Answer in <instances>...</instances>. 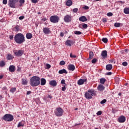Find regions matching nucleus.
Here are the masks:
<instances>
[{
  "instance_id": "obj_23",
  "label": "nucleus",
  "mask_w": 129,
  "mask_h": 129,
  "mask_svg": "<svg viewBox=\"0 0 129 129\" xmlns=\"http://www.w3.org/2000/svg\"><path fill=\"white\" fill-rule=\"evenodd\" d=\"M14 57L13 55H12V54H9L7 56V60H13V59H14Z\"/></svg>"
},
{
  "instance_id": "obj_19",
  "label": "nucleus",
  "mask_w": 129,
  "mask_h": 129,
  "mask_svg": "<svg viewBox=\"0 0 129 129\" xmlns=\"http://www.w3.org/2000/svg\"><path fill=\"white\" fill-rule=\"evenodd\" d=\"M79 21L80 22H86L87 21V18L85 16H82L79 18Z\"/></svg>"
},
{
  "instance_id": "obj_64",
  "label": "nucleus",
  "mask_w": 129,
  "mask_h": 129,
  "mask_svg": "<svg viewBox=\"0 0 129 129\" xmlns=\"http://www.w3.org/2000/svg\"><path fill=\"white\" fill-rule=\"evenodd\" d=\"M56 44H57V43H56L55 42H54L53 43V45H56Z\"/></svg>"
},
{
  "instance_id": "obj_36",
  "label": "nucleus",
  "mask_w": 129,
  "mask_h": 129,
  "mask_svg": "<svg viewBox=\"0 0 129 129\" xmlns=\"http://www.w3.org/2000/svg\"><path fill=\"white\" fill-rule=\"evenodd\" d=\"M75 35H81L82 34V32L78 31H76L74 32Z\"/></svg>"
},
{
  "instance_id": "obj_26",
  "label": "nucleus",
  "mask_w": 129,
  "mask_h": 129,
  "mask_svg": "<svg viewBox=\"0 0 129 129\" xmlns=\"http://www.w3.org/2000/svg\"><path fill=\"white\" fill-rule=\"evenodd\" d=\"M71 44H72V41L70 40H68L66 42V44L67 45V46H69L70 47H71Z\"/></svg>"
},
{
  "instance_id": "obj_1",
  "label": "nucleus",
  "mask_w": 129,
  "mask_h": 129,
  "mask_svg": "<svg viewBox=\"0 0 129 129\" xmlns=\"http://www.w3.org/2000/svg\"><path fill=\"white\" fill-rule=\"evenodd\" d=\"M19 2V7H22L25 4V0H9L8 6L12 9H17V3Z\"/></svg>"
},
{
  "instance_id": "obj_13",
  "label": "nucleus",
  "mask_w": 129,
  "mask_h": 129,
  "mask_svg": "<svg viewBox=\"0 0 129 129\" xmlns=\"http://www.w3.org/2000/svg\"><path fill=\"white\" fill-rule=\"evenodd\" d=\"M43 32L44 34H46V35H48L51 33V31H50V29L49 28H44L43 29Z\"/></svg>"
},
{
  "instance_id": "obj_43",
  "label": "nucleus",
  "mask_w": 129,
  "mask_h": 129,
  "mask_svg": "<svg viewBox=\"0 0 129 129\" xmlns=\"http://www.w3.org/2000/svg\"><path fill=\"white\" fill-rule=\"evenodd\" d=\"M73 13H77L78 12V8H75L73 10Z\"/></svg>"
},
{
  "instance_id": "obj_6",
  "label": "nucleus",
  "mask_w": 129,
  "mask_h": 129,
  "mask_svg": "<svg viewBox=\"0 0 129 129\" xmlns=\"http://www.w3.org/2000/svg\"><path fill=\"white\" fill-rule=\"evenodd\" d=\"M54 113L56 116H62L64 112L61 107H59L55 110Z\"/></svg>"
},
{
  "instance_id": "obj_17",
  "label": "nucleus",
  "mask_w": 129,
  "mask_h": 129,
  "mask_svg": "<svg viewBox=\"0 0 129 129\" xmlns=\"http://www.w3.org/2000/svg\"><path fill=\"white\" fill-rule=\"evenodd\" d=\"M98 90H99V91H103V90H104L105 89V87L104 86H103V85H99L98 87Z\"/></svg>"
},
{
  "instance_id": "obj_39",
  "label": "nucleus",
  "mask_w": 129,
  "mask_h": 129,
  "mask_svg": "<svg viewBox=\"0 0 129 129\" xmlns=\"http://www.w3.org/2000/svg\"><path fill=\"white\" fill-rule=\"evenodd\" d=\"M96 61H97V59L96 58H93L92 60V63L93 64H95V63H96Z\"/></svg>"
},
{
  "instance_id": "obj_62",
  "label": "nucleus",
  "mask_w": 129,
  "mask_h": 129,
  "mask_svg": "<svg viewBox=\"0 0 129 129\" xmlns=\"http://www.w3.org/2000/svg\"><path fill=\"white\" fill-rule=\"evenodd\" d=\"M3 90H7V87H4L3 88Z\"/></svg>"
},
{
  "instance_id": "obj_54",
  "label": "nucleus",
  "mask_w": 129,
  "mask_h": 129,
  "mask_svg": "<svg viewBox=\"0 0 129 129\" xmlns=\"http://www.w3.org/2000/svg\"><path fill=\"white\" fill-rule=\"evenodd\" d=\"M31 93H32V92H31V91H29L27 92V95H29V94H31Z\"/></svg>"
},
{
  "instance_id": "obj_9",
  "label": "nucleus",
  "mask_w": 129,
  "mask_h": 129,
  "mask_svg": "<svg viewBox=\"0 0 129 129\" xmlns=\"http://www.w3.org/2000/svg\"><path fill=\"white\" fill-rule=\"evenodd\" d=\"M118 121L120 123L124 122V121H125V117L123 115H121L118 118Z\"/></svg>"
},
{
  "instance_id": "obj_21",
  "label": "nucleus",
  "mask_w": 129,
  "mask_h": 129,
  "mask_svg": "<svg viewBox=\"0 0 129 129\" xmlns=\"http://www.w3.org/2000/svg\"><path fill=\"white\" fill-rule=\"evenodd\" d=\"M26 37L27 39H28V40H30L32 39V38H33V34L31 33H28L26 34Z\"/></svg>"
},
{
  "instance_id": "obj_25",
  "label": "nucleus",
  "mask_w": 129,
  "mask_h": 129,
  "mask_svg": "<svg viewBox=\"0 0 129 129\" xmlns=\"http://www.w3.org/2000/svg\"><path fill=\"white\" fill-rule=\"evenodd\" d=\"M22 84L23 85H27V84H28V81L25 79H22Z\"/></svg>"
},
{
  "instance_id": "obj_59",
  "label": "nucleus",
  "mask_w": 129,
  "mask_h": 129,
  "mask_svg": "<svg viewBox=\"0 0 129 129\" xmlns=\"http://www.w3.org/2000/svg\"><path fill=\"white\" fill-rule=\"evenodd\" d=\"M60 37H63L64 36V33L63 32H61L60 34Z\"/></svg>"
},
{
  "instance_id": "obj_15",
  "label": "nucleus",
  "mask_w": 129,
  "mask_h": 129,
  "mask_svg": "<svg viewBox=\"0 0 129 129\" xmlns=\"http://www.w3.org/2000/svg\"><path fill=\"white\" fill-rule=\"evenodd\" d=\"M101 56L104 59H105L107 57V51L106 50H103L102 51Z\"/></svg>"
},
{
  "instance_id": "obj_18",
  "label": "nucleus",
  "mask_w": 129,
  "mask_h": 129,
  "mask_svg": "<svg viewBox=\"0 0 129 129\" xmlns=\"http://www.w3.org/2000/svg\"><path fill=\"white\" fill-rule=\"evenodd\" d=\"M106 69L108 71H110L111 69H112V64H108L106 66Z\"/></svg>"
},
{
  "instance_id": "obj_42",
  "label": "nucleus",
  "mask_w": 129,
  "mask_h": 129,
  "mask_svg": "<svg viewBox=\"0 0 129 129\" xmlns=\"http://www.w3.org/2000/svg\"><path fill=\"white\" fill-rule=\"evenodd\" d=\"M123 66H127V62L126 61H124L122 63Z\"/></svg>"
},
{
  "instance_id": "obj_45",
  "label": "nucleus",
  "mask_w": 129,
  "mask_h": 129,
  "mask_svg": "<svg viewBox=\"0 0 129 129\" xmlns=\"http://www.w3.org/2000/svg\"><path fill=\"white\" fill-rule=\"evenodd\" d=\"M61 90L62 91H65V90H66V85H64L61 88Z\"/></svg>"
},
{
  "instance_id": "obj_30",
  "label": "nucleus",
  "mask_w": 129,
  "mask_h": 129,
  "mask_svg": "<svg viewBox=\"0 0 129 129\" xmlns=\"http://www.w3.org/2000/svg\"><path fill=\"white\" fill-rule=\"evenodd\" d=\"M122 26V24L119 23H115L114 24V27H116V28H119L120 27V25Z\"/></svg>"
},
{
  "instance_id": "obj_58",
  "label": "nucleus",
  "mask_w": 129,
  "mask_h": 129,
  "mask_svg": "<svg viewBox=\"0 0 129 129\" xmlns=\"http://www.w3.org/2000/svg\"><path fill=\"white\" fill-rule=\"evenodd\" d=\"M41 20L42 21H43V22H45V21H47V19L46 18H43Z\"/></svg>"
},
{
  "instance_id": "obj_5",
  "label": "nucleus",
  "mask_w": 129,
  "mask_h": 129,
  "mask_svg": "<svg viewBox=\"0 0 129 129\" xmlns=\"http://www.w3.org/2000/svg\"><path fill=\"white\" fill-rule=\"evenodd\" d=\"M2 119L7 121H13L14 120V116L11 114H6L2 117Z\"/></svg>"
},
{
  "instance_id": "obj_61",
  "label": "nucleus",
  "mask_w": 129,
  "mask_h": 129,
  "mask_svg": "<svg viewBox=\"0 0 129 129\" xmlns=\"http://www.w3.org/2000/svg\"><path fill=\"white\" fill-rule=\"evenodd\" d=\"M79 27L81 29L82 28V25L80 24L79 25Z\"/></svg>"
},
{
  "instance_id": "obj_56",
  "label": "nucleus",
  "mask_w": 129,
  "mask_h": 129,
  "mask_svg": "<svg viewBox=\"0 0 129 129\" xmlns=\"http://www.w3.org/2000/svg\"><path fill=\"white\" fill-rule=\"evenodd\" d=\"M111 74H112V73L108 72V73H107L106 75H111Z\"/></svg>"
},
{
  "instance_id": "obj_37",
  "label": "nucleus",
  "mask_w": 129,
  "mask_h": 129,
  "mask_svg": "<svg viewBox=\"0 0 129 129\" xmlns=\"http://www.w3.org/2000/svg\"><path fill=\"white\" fill-rule=\"evenodd\" d=\"M88 27V25H87L86 24H84L82 25L83 29H87Z\"/></svg>"
},
{
  "instance_id": "obj_40",
  "label": "nucleus",
  "mask_w": 129,
  "mask_h": 129,
  "mask_svg": "<svg viewBox=\"0 0 129 129\" xmlns=\"http://www.w3.org/2000/svg\"><path fill=\"white\" fill-rule=\"evenodd\" d=\"M105 102H106V99H103L100 102V103L101 104H104Z\"/></svg>"
},
{
  "instance_id": "obj_50",
  "label": "nucleus",
  "mask_w": 129,
  "mask_h": 129,
  "mask_svg": "<svg viewBox=\"0 0 129 129\" xmlns=\"http://www.w3.org/2000/svg\"><path fill=\"white\" fill-rule=\"evenodd\" d=\"M61 84H65V85H66V84L65 83V80H62L61 81Z\"/></svg>"
},
{
  "instance_id": "obj_47",
  "label": "nucleus",
  "mask_w": 129,
  "mask_h": 129,
  "mask_svg": "<svg viewBox=\"0 0 129 129\" xmlns=\"http://www.w3.org/2000/svg\"><path fill=\"white\" fill-rule=\"evenodd\" d=\"M3 4L4 5H7V4H8V0H3Z\"/></svg>"
},
{
  "instance_id": "obj_46",
  "label": "nucleus",
  "mask_w": 129,
  "mask_h": 129,
  "mask_svg": "<svg viewBox=\"0 0 129 129\" xmlns=\"http://www.w3.org/2000/svg\"><path fill=\"white\" fill-rule=\"evenodd\" d=\"M46 67L47 69H50V68H51V65H50L48 63H47L46 64Z\"/></svg>"
},
{
  "instance_id": "obj_60",
  "label": "nucleus",
  "mask_w": 129,
  "mask_h": 129,
  "mask_svg": "<svg viewBox=\"0 0 129 129\" xmlns=\"http://www.w3.org/2000/svg\"><path fill=\"white\" fill-rule=\"evenodd\" d=\"M3 78H4V76L0 75V79H3Z\"/></svg>"
},
{
  "instance_id": "obj_55",
  "label": "nucleus",
  "mask_w": 129,
  "mask_h": 129,
  "mask_svg": "<svg viewBox=\"0 0 129 129\" xmlns=\"http://www.w3.org/2000/svg\"><path fill=\"white\" fill-rule=\"evenodd\" d=\"M48 98H50V99H52V98H53V97H52V96L48 95Z\"/></svg>"
},
{
  "instance_id": "obj_3",
  "label": "nucleus",
  "mask_w": 129,
  "mask_h": 129,
  "mask_svg": "<svg viewBox=\"0 0 129 129\" xmlns=\"http://www.w3.org/2000/svg\"><path fill=\"white\" fill-rule=\"evenodd\" d=\"M14 41L17 44H23L25 42V36L22 33H18L14 37Z\"/></svg>"
},
{
  "instance_id": "obj_28",
  "label": "nucleus",
  "mask_w": 129,
  "mask_h": 129,
  "mask_svg": "<svg viewBox=\"0 0 129 129\" xmlns=\"http://www.w3.org/2000/svg\"><path fill=\"white\" fill-rule=\"evenodd\" d=\"M124 13L125 14V15H129V8H125L124 9Z\"/></svg>"
},
{
  "instance_id": "obj_51",
  "label": "nucleus",
  "mask_w": 129,
  "mask_h": 129,
  "mask_svg": "<svg viewBox=\"0 0 129 129\" xmlns=\"http://www.w3.org/2000/svg\"><path fill=\"white\" fill-rule=\"evenodd\" d=\"M70 57H71V58H76V55H73L72 53H71Z\"/></svg>"
},
{
  "instance_id": "obj_63",
  "label": "nucleus",
  "mask_w": 129,
  "mask_h": 129,
  "mask_svg": "<svg viewBox=\"0 0 129 129\" xmlns=\"http://www.w3.org/2000/svg\"><path fill=\"white\" fill-rule=\"evenodd\" d=\"M3 96L0 95V99H3Z\"/></svg>"
},
{
  "instance_id": "obj_7",
  "label": "nucleus",
  "mask_w": 129,
  "mask_h": 129,
  "mask_svg": "<svg viewBox=\"0 0 129 129\" xmlns=\"http://www.w3.org/2000/svg\"><path fill=\"white\" fill-rule=\"evenodd\" d=\"M59 20L60 19L59 18V17L57 16H52L50 18V22L51 23H53V24H56V23H58Z\"/></svg>"
},
{
  "instance_id": "obj_11",
  "label": "nucleus",
  "mask_w": 129,
  "mask_h": 129,
  "mask_svg": "<svg viewBox=\"0 0 129 129\" xmlns=\"http://www.w3.org/2000/svg\"><path fill=\"white\" fill-rule=\"evenodd\" d=\"M87 81V79H80L78 81V85H82L84 84V82H86Z\"/></svg>"
},
{
  "instance_id": "obj_4",
  "label": "nucleus",
  "mask_w": 129,
  "mask_h": 129,
  "mask_svg": "<svg viewBox=\"0 0 129 129\" xmlns=\"http://www.w3.org/2000/svg\"><path fill=\"white\" fill-rule=\"evenodd\" d=\"M95 95H96V92L92 89L89 90L85 93V97L86 99H91L92 96H95Z\"/></svg>"
},
{
  "instance_id": "obj_33",
  "label": "nucleus",
  "mask_w": 129,
  "mask_h": 129,
  "mask_svg": "<svg viewBox=\"0 0 129 129\" xmlns=\"http://www.w3.org/2000/svg\"><path fill=\"white\" fill-rule=\"evenodd\" d=\"M102 42H103L104 43H107L108 41V39H107V38H103L102 39Z\"/></svg>"
},
{
  "instance_id": "obj_12",
  "label": "nucleus",
  "mask_w": 129,
  "mask_h": 129,
  "mask_svg": "<svg viewBox=\"0 0 129 129\" xmlns=\"http://www.w3.org/2000/svg\"><path fill=\"white\" fill-rule=\"evenodd\" d=\"M15 54L16 56H17V57H21V56L23 55V50H19L18 51L15 52Z\"/></svg>"
},
{
  "instance_id": "obj_27",
  "label": "nucleus",
  "mask_w": 129,
  "mask_h": 129,
  "mask_svg": "<svg viewBox=\"0 0 129 129\" xmlns=\"http://www.w3.org/2000/svg\"><path fill=\"white\" fill-rule=\"evenodd\" d=\"M106 81V79L104 78H101L100 79V83L101 84H104L105 83V82Z\"/></svg>"
},
{
  "instance_id": "obj_20",
  "label": "nucleus",
  "mask_w": 129,
  "mask_h": 129,
  "mask_svg": "<svg viewBox=\"0 0 129 129\" xmlns=\"http://www.w3.org/2000/svg\"><path fill=\"white\" fill-rule=\"evenodd\" d=\"M67 73H68V72L66 69L60 70L58 71L59 74H67Z\"/></svg>"
},
{
  "instance_id": "obj_34",
  "label": "nucleus",
  "mask_w": 129,
  "mask_h": 129,
  "mask_svg": "<svg viewBox=\"0 0 129 129\" xmlns=\"http://www.w3.org/2000/svg\"><path fill=\"white\" fill-rule=\"evenodd\" d=\"M17 90V89L16 88H12L10 89V92H12V93H14L15 91Z\"/></svg>"
},
{
  "instance_id": "obj_49",
  "label": "nucleus",
  "mask_w": 129,
  "mask_h": 129,
  "mask_svg": "<svg viewBox=\"0 0 129 129\" xmlns=\"http://www.w3.org/2000/svg\"><path fill=\"white\" fill-rule=\"evenodd\" d=\"M31 2L33 4H37V3H38V0H31Z\"/></svg>"
},
{
  "instance_id": "obj_16",
  "label": "nucleus",
  "mask_w": 129,
  "mask_h": 129,
  "mask_svg": "<svg viewBox=\"0 0 129 129\" xmlns=\"http://www.w3.org/2000/svg\"><path fill=\"white\" fill-rule=\"evenodd\" d=\"M68 69L71 71H74L75 70V66L74 64H70L68 66Z\"/></svg>"
},
{
  "instance_id": "obj_38",
  "label": "nucleus",
  "mask_w": 129,
  "mask_h": 129,
  "mask_svg": "<svg viewBox=\"0 0 129 129\" xmlns=\"http://www.w3.org/2000/svg\"><path fill=\"white\" fill-rule=\"evenodd\" d=\"M59 64L61 65V66H63V65H65V61L64 60H61L60 63Z\"/></svg>"
},
{
  "instance_id": "obj_14",
  "label": "nucleus",
  "mask_w": 129,
  "mask_h": 129,
  "mask_svg": "<svg viewBox=\"0 0 129 129\" xmlns=\"http://www.w3.org/2000/svg\"><path fill=\"white\" fill-rule=\"evenodd\" d=\"M49 84L51 86H53V87H55V86H57V81L55 80H51L50 81Z\"/></svg>"
},
{
  "instance_id": "obj_29",
  "label": "nucleus",
  "mask_w": 129,
  "mask_h": 129,
  "mask_svg": "<svg viewBox=\"0 0 129 129\" xmlns=\"http://www.w3.org/2000/svg\"><path fill=\"white\" fill-rule=\"evenodd\" d=\"M15 32H19V31H21V27H20V26L19 25H17L15 27Z\"/></svg>"
},
{
  "instance_id": "obj_24",
  "label": "nucleus",
  "mask_w": 129,
  "mask_h": 129,
  "mask_svg": "<svg viewBox=\"0 0 129 129\" xmlns=\"http://www.w3.org/2000/svg\"><path fill=\"white\" fill-rule=\"evenodd\" d=\"M72 4H73L72 1L68 0L66 2V6H67V7H71V6H72Z\"/></svg>"
},
{
  "instance_id": "obj_32",
  "label": "nucleus",
  "mask_w": 129,
  "mask_h": 129,
  "mask_svg": "<svg viewBox=\"0 0 129 129\" xmlns=\"http://www.w3.org/2000/svg\"><path fill=\"white\" fill-rule=\"evenodd\" d=\"M94 54L92 51L90 52L89 58L92 59L93 58Z\"/></svg>"
},
{
  "instance_id": "obj_8",
  "label": "nucleus",
  "mask_w": 129,
  "mask_h": 129,
  "mask_svg": "<svg viewBox=\"0 0 129 129\" xmlns=\"http://www.w3.org/2000/svg\"><path fill=\"white\" fill-rule=\"evenodd\" d=\"M63 21L66 23H70L72 21V16L70 15H67L63 18Z\"/></svg>"
},
{
  "instance_id": "obj_53",
  "label": "nucleus",
  "mask_w": 129,
  "mask_h": 129,
  "mask_svg": "<svg viewBox=\"0 0 129 129\" xmlns=\"http://www.w3.org/2000/svg\"><path fill=\"white\" fill-rule=\"evenodd\" d=\"M9 39H10V40H13L14 39V35H10L9 37Z\"/></svg>"
},
{
  "instance_id": "obj_57",
  "label": "nucleus",
  "mask_w": 129,
  "mask_h": 129,
  "mask_svg": "<svg viewBox=\"0 0 129 129\" xmlns=\"http://www.w3.org/2000/svg\"><path fill=\"white\" fill-rule=\"evenodd\" d=\"M103 22L104 23H106L107 22V20H106V19L105 18L103 19Z\"/></svg>"
},
{
  "instance_id": "obj_41",
  "label": "nucleus",
  "mask_w": 129,
  "mask_h": 129,
  "mask_svg": "<svg viewBox=\"0 0 129 129\" xmlns=\"http://www.w3.org/2000/svg\"><path fill=\"white\" fill-rule=\"evenodd\" d=\"M113 15V14L112 13H111V12H109V13H108L107 14V16L108 17H111V16H112Z\"/></svg>"
},
{
  "instance_id": "obj_48",
  "label": "nucleus",
  "mask_w": 129,
  "mask_h": 129,
  "mask_svg": "<svg viewBox=\"0 0 129 129\" xmlns=\"http://www.w3.org/2000/svg\"><path fill=\"white\" fill-rule=\"evenodd\" d=\"M83 9H84V10H89V7L85 6L83 7Z\"/></svg>"
},
{
  "instance_id": "obj_35",
  "label": "nucleus",
  "mask_w": 129,
  "mask_h": 129,
  "mask_svg": "<svg viewBox=\"0 0 129 129\" xmlns=\"http://www.w3.org/2000/svg\"><path fill=\"white\" fill-rule=\"evenodd\" d=\"M21 126H24V124L22 122H20L17 125L18 127H21Z\"/></svg>"
},
{
  "instance_id": "obj_10",
  "label": "nucleus",
  "mask_w": 129,
  "mask_h": 129,
  "mask_svg": "<svg viewBox=\"0 0 129 129\" xmlns=\"http://www.w3.org/2000/svg\"><path fill=\"white\" fill-rule=\"evenodd\" d=\"M9 71L10 72L14 73L16 71V67L14 65H11L9 68Z\"/></svg>"
},
{
  "instance_id": "obj_2",
  "label": "nucleus",
  "mask_w": 129,
  "mask_h": 129,
  "mask_svg": "<svg viewBox=\"0 0 129 129\" xmlns=\"http://www.w3.org/2000/svg\"><path fill=\"white\" fill-rule=\"evenodd\" d=\"M40 77L38 76H33L30 79V85L33 87H36L41 84Z\"/></svg>"
},
{
  "instance_id": "obj_22",
  "label": "nucleus",
  "mask_w": 129,
  "mask_h": 129,
  "mask_svg": "<svg viewBox=\"0 0 129 129\" xmlns=\"http://www.w3.org/2000/svg\"><path fill=\"white\" fill-rule=\"evenodd\" d=\"M40 81H41L40 84L42 86H44V85H45L46 82V79L44 78H42L41 79Z\"/></svg>"
},
{
  "instance_id": "obj_31",
  "label": "nucleus",
  "mask_w": 129,
  "mask_h": 129,
  "mask_svg": "<svg viewBox=\"0 0 129 129\" xmlns=\"http://www.w3.org/2000/svg\"><path fill=\"white\" fill-rule=\"evenodd\" d=\"M6 66V62L2 60L0 61V67H4Z\"/></svg>"
},
{
  "instance_id": "obj_44",
  "label": "nucleus",
  "mask_w": 129,
  "mask_h": 129,
  "mask_svg": "<svg viewBox=\"0 0 129 129\" xmlns=\"http://www.w3.org/2000/svg\"><path fill=\"white\" fill-rule=\"evenodd\" d=\"M96 114H97V115H101V114H102V112L101 111H99L96 113Z\"/></svg>"
},
{
  "instance_id": "obj_52",
  "label": "nucleus",
  "mask_w": 129,
  "mask_h": 129,
  "mask_svg": "<svg viewBox=\"0 0 129 129\" xmlns=\"http://www.w3.org/2000/svg\"><path fill=\"white\" fill-rule=\"evenodd\" d=\"M19 19L21 20H24V19H25V17L24 16H20V17H19Z\"/></svg>"
}]
</instances>
